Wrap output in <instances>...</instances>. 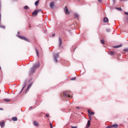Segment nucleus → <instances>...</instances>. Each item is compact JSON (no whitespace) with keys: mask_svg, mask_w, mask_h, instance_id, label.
I'll use <instances>...</instances> for the list:
<instances>
[{"mask_svg":"<svg viewBox=\"0 0 128 128\" xmlns=\"http://www.w3.org/2000/svg\"><path fill=\"white\" fill-rule=\"evenodd\" d=\"M76 80V78H74L72 79V80Z\"/></svg>","mask_w":128,"mask_h":128,"instance_id":"obj_29","label":"nucleus"},{"mask_svg":"<svg viewBox=\"0 0 128 128\" xmlns=\"http://www.w3.org/2000/svg\"><path fill=\"white\" fill-rule=\"evenodd\" d=\"M38 2H39L38 0H37L36 2L34 3L35 6H38Z\"/></svg>","mask_w":128,"mask_h":128,"instance_id":"obj_19","label":"nucleus"},{"mask_svg":"<svg viewBox=\"0 0 128 128\" xmlns=\"http://www.w3.org/2000/svg\"><path fill=\"white\" fill-rule=\"evenodd\" d=\"M0 27L2 28H4L6 27L4 26H0Z\"/></svg>","mask_w":128,"mask_h":128,"instance_id":"obj_23","label":"nucleus"},{"mask_svg":"<svg viewBox=\"0 0 128 128\" xmlns=\"http://www.w3.org/2000/svg\"><path fill=\"white\" fill-rule=\"evenodd\" d=\"M23 88H24V86Z\"/></svg>","mask_w":128,"mask_h":128,"instance_id":"obj_40","label":"nucleus"},{"mask_svg":"<svg viewBox=\"0 0 128 128\" xmlns=\"http://www.w3.org/2000/svg\"><path fill=\"white\" fill-rule=\"evenodd\" d=\"M18 38H20L21 40H26V42H30L28 38L22 36H19Z\"/></svg>","mask_w":128,"mask_h":128,"instance_id":"obj_2","label":"nucleus"},{"mask_svg":"<svg viewBox=\"0 0 128 128\" xmlns=\"http://www.w3.org/2000/svg\"><path fill=\"white\" fill-rule=\"evenodd\" d=\"M88 113L92 116H94V112H92L90 110H88Z\"/></svg>","mask_w":128,"mask_h":128,"instance_id":"obj_8","label":"nucleus"},{"mask_svg":"<svg viewBox=\"0 0 128 128\" xmlns=\"http://www.w3.org/2000/svg\"><path fill=\"white\" fill-rule=\"evenodd\" d=\"M124 52H128V49H124Z\"/></svg>","mask_w":128,"mask_h":128,"instance_id":"obj_27","label":"nucleus"},{"mask_svg":"<svg viewBox=\"0 0 128 128\" xmlns=\"http://www.w3.org/2000/svg\"><path fill=\"white\" fill-rule=\"evenodd\" d=\"M0 110H2V108H0Z\"/></svg>","mask_w":128,"mask_h":128,"instance_id":"obj_36","label":"nucleus"},{"mask_svg":"<svg viewBox=\"0 0 128 128\" xmlns=\"http://www.w3.org/2000/svg\"><path fill=\"white\" fill-rule=\"evenodd\" d=\"M0 126L1 128H2V126H4V121H2V122H0Z\"/></svg>","mask_w":128,"mask_h":128,"instance_id":"obj_12","label":"nucleus"},{"mask_svg":"<svg viewBox=\"0 0 128 128\" xmlns=\"http://www.w3.org/2000/svg\"><path fill=\"white\" fill-rule=\"evenodd\" d=\"M74 18H78V14H75Z\"/></svg>","mask_w":128,"mask_h":128,"instance_id":"obj_18","label":"nucleus"},{"mask_svg":"<svg viewBox=\"0 0 128 128\" xmlns=\"http://www.w3.org/2000/svg\"><path fill=\"white\" fill-rule=\"evenodd\" d=\"M0 19H2V14H0Z\"/></svg>","mask_w":128,"mask_h":128,"instance_id":"obj_34","label":"nucleus"},{"mask_svg":"<svg viewBox=\"0 0 128 128\" xmlns=\"http://www.w3.org/2000/svg\"><path fill=\"white\" fill-rule=\"evenodd\" d=\"M36 72V66H33L30 70V74H32Z\"/></svg>","mask_w":128,"mask_h":128,"instance_id":"obj_3","label":"nucleus"},{"mask_svg":"<svg viewBox=\"0 0 128 128\" xmlns=\"http://www.w3.org/2000/svg\"><path fill=\"white\" fill-rule=\"evenodd\" d=\"M118 10H122V8H116Z\"/></svg>","mask_w":128,"mask_h":128,"instance_id":"obj_25","label":"nucleus"},{"mask_svg":"<svg viewBox=\"0 0 128 128\" xmlns=\"http://www.w3.org/2000/svg\"><path fill=\"white\" fill-rule=\"evenodd\" d=\"M55 34H52V36H54Z\"/></svg>","mask_w":128,"mask_h":128,"instance_id":"obj_35","label":"nucleus"},{"mask_svg":"<svg viewBox=\"0 0 128 128\" xmlns=\"http://www.w3.org/2000/svg\"><path fill=\"white\" fill-rule=\"evenodd\" d=\"M36 54L38 56V51L36 49Z\"/></svg>","mask_w":128,"mask_h":128,"instance_id":"obj_21","label":"nucleus"},{"mask_svg":"<svg viewBox=\"0 0 128 128\" xmlns=\"http://www.w3.org/2000/svg\"><path fill=\"white\" fill-rule=\"evenodd\" d=\"M58 54H54V58L55 62H58Z\"/></svg>","mask_w":128,"mask_h":128,"instance_id":"obj_1","label":"nucleus"},{"mask_svg":"<svg viewBox=\"0 0 128 128\" xmlns=\"http://www.w3.org/2000/svg\"><path fill=\"white\" fill-rule=\"evenodd\" d=\"M64 10L66 14H70V12H68V7L66 6L64 8Z\"/></svg>","mask_w":128,"mask_h":128,"instance_id":"obj_5","label":"nucleus"},{"mask_svg":"<svg viewBox=\"0 0 128 128\" xmlns=\"http://www.w3.org/2000/svg\"><path fill=\"white\" fill-rule=\"evenodd\" d=\"M24 10H28V6H24Z\"/></svg>","mask_w":128,"mask_h":128,"instance_id":"obj_20","label":"nucleus"},{"mask_svg":"<svg viewBox=\"0 0 128 128\" xmlns=\"http://www.w3.org/2000/svg\"><path fill=\"white\" fill-rule=\"evenodd\" d=\"M12 120H13V122H16V120H18V118H16V117H13L12 118Z\"/></svg>","mask_w":128,"mask_h":128,"instance_id":"obj_15","label":"nucleus"},{"mask_svg":"<svg viewBox=\"0 0 128 128\" xmlns=\"http://www.w3.org/2000/svg\"><path fill=\"white\" fill-rule=\"evenodd\" d=\"M62 44V39L60 38H59V46H60Z\"/></svg>","mask_w":128,"mask_h":128,"instance_id":"obj_10","label":"nucleus"},{"mask_svg":"<svg viewBox=\"0 0 128 128\" xmlns=\"http://www.w3.org/2000/svg\"><path fill=\"white\" fill-rule=\"evenodd\" d=\"M54 6V2H52L50 4V8H53Z\"/></svg>","mask_w":128,"mask_h":128,"instance_id":"obj_13","label":"nucleus"},{"mask_svg":"<svg viewBox=\"0 0 128 128\" xmlns=\"http://www.w3.org/2000/svg\"><path fill=\"white\" fill-rule=\"evenodd\" d=\"M34 66H36V68H40V63H37V64H36Z\"/></svg>","mask_w":128,"mask_h":128,"instance_id":"obj_14","label":"nucleus"},{"mask_svg":"<svg viewBox=\"0 0 128 128\" xmlns=\"http://www.w3.org/2000/svg\"><path fill=\"white\" fill-rule=\"evenodd\" d=\"M121 46H122V45H119L118 46H116V48H120Z\"/></svg>","mask_w":128,"mask_h":128,"instance_id":"obj_24","label":"nucleus"},{"mask_svg":"<svg viewBox=\"0 0 128 128\" xmlns=\"http://www.w3.org/2000/svg\"><path fill=\"white\" fill-rule=\"evenodd\" d=\"M34 124L36 126H40V124H38V122L36 121L34 122Z\"/></svg>","mask_w":128,"mask_h":128,"instance_id":"obj_6","label":"nucleus"},{"mask_svg":"<svg viewBox=\"0 0 128 128\" xmlns=\"http://www.w3.org/2000/svg\"><path fill=\"white\" fill-rule=\"evenodd\" d=\"M50 128H52V124H50Z\"/></svg>","mask_w":128,"mask_h":128,"instance_id":"obj_31","label":"nucleus"},{"mask_svg":"<svg viewBox=\"0 0 128 128\" xmlns=\"http://www.w3.org/2000/svg\"><path fill=\"white\" fill-rule=\"evenodd\" d=\"M46 116L47 118H48V114H46Z\"/></svg>","mask_w":128,"mask_h":128,"instance_id":"obj_32","label":"nucleus"},{"mask_svg":"<svg viewBox=\"0 0 128 128\" xmlns=\"http://www.w3.org/2000/svg\"><path fill=\"white\" fill-rule=\"evenodd\" d=\"M0 22H2V19H0Z\"/></svg>","mask_w":128,"mask_h":128,"instance_id":"obj_38","label":"nucleus"},{"mask_svg":"<svg viewBox=\"0 0 128 128\" xmlns=\"http://www.w3.org/2000/svg\"><path fill=\"white\" fill-rule=\"evenodd\" d=\"M71 128H78V127L76 126H72Z\"/></svg>","mask_w":128,"mask_h":128,"instance_id":"obj_28","label":"nucleus"},{"mask_svg":"<svg viewBox=\"0 0 128 128\" xmlns=\"http://www.w3.org/2000/svg\"><path fill=\"white\" fill-rule=\"evenodd\" d=\"M114 54H116L114 52H111L110 54V56H114Z\"/></svg>","mask_w":128,"mask_h":128,"instance_id":"obj_16","label":"nucleus"},{"mask_svg":"<svg viewBox=\"0 0 128 128\" xmlns=\"http://www.w3.org/2000/svg\"><path fill=\"white\" fill-rule=\"evenodd\" d=\"M114 2V0H113Z\"/></svg>","mask_w":128,"mask_h":128,"instance_id":"obj_41","label":"nucleus"},{"mask_svg":"<svg viewBox=\"0 0 128 128\" xmlns=\"http://www.w3.org/2000/svg\"><path fill=\"white\" fill-rule=\"evenodd\" d=\"M76 108H80L79 107H76Z\"/></svg>","mask_w":128,"mask_h":128,"instance_id":"obj_37","label":"nucleus"},{"mask_svg":"<svg viewBox=\"0 0 128 128\" xmlns=\"http://www.w3.org/2000/svg\"><path fill=\"white\" fill-rule=\"evenodd\" d=\"M64 96H68V98H72V96H70V94H68V92H64Z\"/></svg>","mask_w":128,"mask_h":128,"instance_id":"obj_4","label":"nucleus"},{"mask_svg":"<svg viewBox=\"0 0 128 128\" xmlns=\"http://www.w3.org/2000/svg\"><path fill=\"white\" fill-rule=\"evenodd\" d=\"M38 10H35L34 12H32V16H36V15L38 14Z\"/></svg>","mask_w":128,"mask_h":128,"instance_id":"obj_11","label":"nucleus"},{"mask_svg":"<svg viewBox=\"0 0 128 128\" xmlns=\"http://www.w3.org/2000/svg\"><path fill=\"white\" fill-rule=\"evenodd\" d=\"M0 68H1L0 66Z\"/></svg>","mask_w":128,"mask_h":128,"instance_id":"obj_42","label":"nucleus"},{"mask_svg":"<svg viewBox=\"0 0 128 128\" xmlns=\"http://www.w3.org/2000/svg\"><path fill=\"white\" fill-rule=\"evenodd\" d=\"M100 2H102V0H98Z\"/></svg>","mask_w":128,"mask_h":128,"instance_id":"obj_33","label":"nucleus"},{"mask_svg":"<svg viewBox=\"0 0 128 128\" xmlns=\"http://www.w3.org/2000/svg\"><path fill=\"white\" fill-rule=\"evenodd\" d=\"M90 126V120H88V124H87V125H86V128H88Z\"/></svg>","mask_w":128,"mask_h":128,"instance_id":"obj_7","label":"nucleus"},{"mask_svg":"<svg viewBox=\"0 0 128 128\" xmlns=\"http://www.w3.org/2000/svg\"><path fill=\"white\" fill-rule=\"evenodd\" d=\"M32 86V84H30V85L28 86V88H30V86Z\"/></svg>","mask_w":128,"mask_h":128,"instance_id":"obj_26","label":"nucleus"},{"mask_svg":"<svg viewBox=\"0 0 128 128\" xmlns=\"http://www.w3.org/2000/svg\"><path fill=\"white\" fill-rule=\"evenodd\" d=\"M103 20L104 22H108V18H104Z\"/></svg>","mask_w":128,"mask_h":128,"instance_id":"obj_9","label":"nucleus"},{"mask_svg":"<svg viewBox=\"0 0 128 128\" xmlns=\"http://www.w3.org/2000/svg\"><path fill=\"white\" fill-rule=\"evenodd\" d=\"M89 118L90 120H92V116H90V115H89Z\"/></svg>","mask_w":128,"mask_h":128,"instance_id":"obj_30","label":"nucleus"},{"mask_svg":"<svg viewBox=\"0 0 128 128\" xmlns=\"http://www.w3.org/2000/svg\"><path fill=\"white\" fill-rule=\"evenodd\" d=\"M4 100H5V102H10V99H4Z\"/></svg>","mask_w":128,"mask_h":128,"instance_id":"obj_17","label":"nucleus"},{"mask_svg":"<svg viewBox=\"0 0 128 128\" xmlns=\"http://www.w3.org/2000/svg\"><path fill=\"white\" fill-rule=\"evenodd\" d=\"M101 42L102 44H104V40H101Z\"/></svg>","mask_w":128,"mask_h":128,"instance_id":"obj_22","label":"nucleus"},{"mask_svg":"<svg viewBox=\"0 0 128 128\" xmlns=\"http://www.w3.org/2000/svg\"><path fill=\"white\" fill-rule=\"evenodd\" d=\"M18 34H20V32H18Z\"/></svg>","mask_w":128,"mask_h":128,"instance_id":"obj_39","label":"nucleus"}]
</instances>
